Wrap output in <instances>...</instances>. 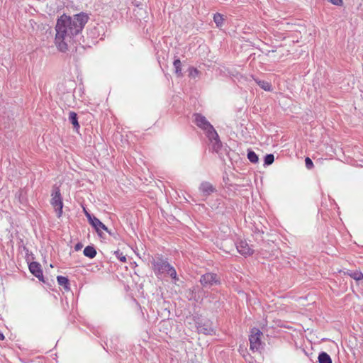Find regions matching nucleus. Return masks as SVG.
I'll return each instance as SVG.
<instances>
[{
  "label": "nucleus",
  "instance_id": "7ed1b4c3",
  "mask_svg": "<svg viewBox=\"0 0 363 363\" xmlns=\"http://www.w3.org/2000/svg\"><path fill=\"white\" fill-rule=\"evenodd\" d=\"M153 270L155 274H167L173 279L177 280L175 269L164 259L161 258L154 259Z\"/></svg>",
  "mask_w": 363,
  "mask_h": 363
},
{
  "label": "nucleus",
  "instance_id": "4be33fe9",
  "mask_svg": "<svg viewBox=\"0 0 363 363\" xmlns=\"http://www.w3.org/2000/svg\"><path fill=\"white\" fill-rule=\"evenodd\" d=\"M274 160V156L272 154H268L264 157V164L270 165Z\"/></svg>",
  "mask_w": 363,
  "mask_h": 363
},
{
  "label": "nucleus",
  "instance_id": "f3484780",
  "mask_svg": "<svg viewBox=\"0 0 363 363\" xmlns=\"http://www.w3.org/2000/svg\"><path fill=\"white\" fill-rule=\"evenodd\" d=\"M223 20H224L223 16L221 15L220 13H217L214 14L213 21H214L215 23L216 24L217 27L220 28L223 26Z\"/></svg>",
  "mask_w": 363,
  "mask_h": 363
},
{
  "label": "nucleus",
  "instance_id": "f257e3e1",
  "mask_svg": "<svg viewBox=\"0 0 363 363\" xmlns=\"http://www.w3.org/2000/svg\"><path fill=\"white\" fill-rule=\"evenodd\" d=\"M88 19V15L83 12L72 17L63 14L58 18L55 26V44L59 51L65 52L68 50L73 38L82 30Z\"/></svg>",
  "mask_w": 363,
  "mask_h": 363
},
{
  "label": "nucleus",
  "instance_id": "aec40b11",
  "mask_svg": "<svg viewBox=\"0 0 363 363\" xmlns=\"http://www.w3.org/2000/svg\"><path fill=\"white\" fill-rule=\"evenodd\" d=\"M247 158L252 163H257L259 160V158H258V156L257 155V154L254 151H252V150L248 151Z\"/></svg>",
  "mask_w": 363,
  "mask_h": 363
},
{
  "label": "nucleus",
  "instance_id": "b1692460",
  "mask_svg": "<svg viewBox=\"0 0 363 363\" xmlns=\"http://www.w3.org/2000/svg\"><path fill=\"white\" fill-rule=\"evenodd\" d=\"M333 4L336 6H342L343 4L342 0H329Z\"/></svg>",
  "mask_w": 363,
  "mask_h": 363
},
{
  "label": "nucleus",
  "instance_id": "ddd939ff",
  "mask_svg": "<svg viewBox=\"0 0 363 363\" xmlns=\"http://www.w3.org/2000/svg\"><path fill=\"white\" fill-rule=\"evenodd\" d=\"M83 252L84 255L89 258H94L96 255V251L92 246H86Z\"/></svg>",
  "mask_w": 363,
  "mask_h": 363
},
{
  "label": "nucleus",
  "instance_id": "1a4fd4ad",
  "mask_svg": "<svg viewBox=\"0 0 363 363\" xmlns=\"http://www.w3.org/2000/svg\"><path fill=\"white\" fill-rule=\"evenodd\" d=\"M30 272L36 277L40 281H44L41 266L36 262H33L29 264Z\"/></svg>",
  "mask_w": 363,
  "mask_h": 363
},
{
  "label": "nucleus",
  "instance_id": "4468645a",
  "mask_svg": "<svg viewBox=\"0 0 363 363\" xmlns=\"http://www.w3.org/2000/svg\"><path fill=\"white\" fill-rule=\"evenodd\" d=\"M255 81L264 91H272V85L268 82L264 81V80H259V79H255Z\"/></svg>",
  "mask_w": 363,
  "mask_h": 363
},
{
  "label": "nucleus",
  "instance_id": "dca6fc26",
  "mask_svg": "<svg viewBox=\"0 0 363 363\" xmlns=\"http://www.w3.org/2000/svg\"><path fill=\"white\" fill-rule=\"evenodd\" d=\"M57 280L59 285L64 286V288L67 290L69 289V280L67 277L62 276H57Z\"/></svg>",
  "mask_w": 363,
  "mask_h": 363
},
{
  "label": "nucleus",
  "instance_id": "f8f14e48",
  "mask_svg": "<svg viewBox=\"0 0 363 363\" xmlns=\"http://www.w3.org/2000/svg\"><path fill=\"white\" fill-rule=\"evenodd\" d=\"M69 121L73 125V127L75 130H78L79 128V124L78 123L77 115L75 112L71 111L69 113Z\"/></svg>",
  "mask_w": 363,
  "mask_h": 363
},
{
  "label": "nucleus",
  "instance_id": "412c9836",
  "mask_svg": "<svg viewBox=\"0 0 363 363\" xmlns=\"http://www.w3.org/2000/svg\"><path fill=\"white\" fill-rule=\"evenodd\" d=\"M350 275L352 278H353L356 281H360V280L363 279V274L359 271L352 272Z\"/></svg>",
  "mask_w": 363,
  "mask_h": 363
},
{
  "label": "nucleus",
  "instance_id": "393cba45",
  "mask_svg": "<svg viewBox=\"0 0 363 363\" xmlns=\"http://www.w3.org/2000/svg\"><path fill=\"white\" fill-rule=\"evenodd\" d=\"M116 254L118 255V257L119 258V259L121 262H126V257L125 256L122 255V254L119 255L118 252H116Z\"/></svg>",
  "mask_w": 363,
  "mask_h": 363
},
{
  "label": "nucleus",
  "instance_id": "2eb2a0df",
  "mask_svg": "<svg viewBox=\"0 0 363 363\" xmlns=\"http://www.w3.org/2000/svg\"><path fill=\"white\" fill-rule=\"evenodd\" d=\"M319 363H332L331 358L328 354L325 352H322L318 356Z\"/></svg>",
  "mask_w": 363,
  "mask_h": 363
},
{
  "label": "nucleus",
  "instance_id": "6e6552de",
  "mask_svg": "<svg viewBox=\"0 0 363 363\" xmlns=\"http://www.w3.org/2000/svg\"><path fill=\"white\" fill-rule=\"evenodd\" d=\"M197 330L199 333L204 335H214L215 329L212 325V323L210 320H205L204 322L198 323Z\"/></svg>",
  "mask_w": 363,
  "mask_h": 363
},
{
  "label": "nucleus",
  "instance_id": "5701e85b",
  "mask_svg": "<svg viewBox=\"0 0 363 363\" xmlns=\"http://www.w3.org/2000/svg\"><path fill=\"white\" fill-rule=\"evenodd\" d=\"M305 164L307 169H311L313 167V163L309 157H306L305 160Z\"/></svg>",
  "mask_w": 363,
  "mask_h": 363
},
{
  "label": "nucleus",
  "instance_id": "9b49d317",
  "mask_svg": "<svg viewBox=\"0 0 363 363\" xmlns=\"http://www.w3.org/2000/svg\"><path fill=\"white\" fill-rule=\"evenodd\" d=\"M237 250L241 255L244 256H250L252 255L254 250L249 246L247 242L241 241L237 245Z\"/></svg>",
  "mask_w": 363,
  "mask_h": 363
},
{
  "label": "nucleus",
  "instance_id": "423d86ee",
  "mask_svg": "<svg viewBox=\"0 0 363 363\" xmlns=\"http://www.w3.org/2000/svg\"><path fill=\"white\" fill-rule=\"evenodd\" d=\"M85 215L88 218L89 223L94 228V229L96 230L99 236H101L102 230L110 233V232L108 230V228L97 218H96L95 216H92L87 211H85Z\"/></svg>",
  "mask_w": 363,
  "mask_h": 363
},
{
  "label": "nucleus",
  "instance_id": "a211bd4d",
  "mask_svg": "<svg viewBox=\"0 0 363 363\" xmlns=\"http://www.w3.org/2000/svg\"><path fill=\"white\" fill-rule=\"evenodd\" d=\"M173 65H174V67L175 69L176 74L178 76H182V68H181L182 62H181V61L179 59H176V60H174Z\"/></svg>",
  "mask_w": 363,
  "mask_h": 363
},
{
  "label": "nucleus",
  "instance_id": "39448f33",
  "mask_svg": "<svg viewBox=\"0 0 363 363\" xmlns=\"http://www.w3.org/2000/svg\"><path fill=\"white\" fill-rule=\"evenodd\" d=\"M250 333L249 337L250 349L253 352L259 351L262 344L261 336L262 333L258 328H253Z\"/></svg>",
  "mask_w": 363,
  "mask_h": 363
},
{
  "label": "nucleus",
  "instance_id": "20e7f679",
  "mask_svg": "<svg viewBox=\"0 0 363 363\" xmlns=\"http://www.w3.org/2000/svg\"><path fill=\"white\" fill-rule=\"evenodd\" d=\"M51 205L55 209L57 216L60 218L62 214V199L58 187H55L52 193V199L50 201Z\"/></svg>",
  "mask_w": 363,
  "mask_h": 363
},
{
  "label": "nucleus",
  "instance_id": "6ab92c4d",
  "mask_svg": "<svg viewBox=\"0 0 363 363\" xmlns=\"http://www.w3.org/2000/svg\"><path fill=\"white\" fill-rule=\"evenodd\" d=\"M201 72L196 68L190 67L189 69V76L192 79H196L199 77Z\"/></svg>",
  "mask_w": 363,
  "mask_h": 363
},
{
  "label": "nucleus",
  "instance_id": "0eeeda50",
  "mask_svg": "<svg viewBox=\"0 0 363 363\" xmlns=\"http://www.w3.org/2000/svg\"><path fill=\"white\" fill-rule=\"evenodd\" d=\"M200 282L204 287H211L213 284H217L220 281L217 274L213 273H206L201 277Z\"/></svg>",
  "mask_w": 363,
  "mask_h": 363
},
{
  "label": "nucleus",
  "instance_id": "a878e982",
  "mask_svg": "<svg viewBox=\"0 0 363 363\" xmlns=\"http://www.w3.org/2000/svg\"><path fill=\"white\" fill-rule=\"evenodd\" d=\"M82 244L78 243V244H77V245H76V246H75V250H80V249L82 248Z\"/></svg>",
  "mask_w": 363,
  "mask_h": 363
},
{
  "label": "nucleus",
  "instance_id": "f03ea898",
  "mask_svg": "<svg viewBox=\"0 0 363 363\" xmlns=\"http://www.w3.org/2000/svg\"><path fill=\"white\" fill-rule=\"evenodd\" d=\"M194 121L197 126L205 131L207 138L212 144L213 150L218 152L221 147V143L218 138V135L213 125H211L203 116L199 113L194 114Z\"/></svg>",
  "mask_w": 363,
  "mask_h": 363
},
{
  "label": "nucleus",
  "instance_id": "9d476101",
  "mask_svg": "<svg viewBox=\"0 0 363 363\" xmlns=\"http://www.w3.org/2000/svg\"><path fill=\"white\" fill-rule=\"evenodd\" d=\"M199 189L201 194L205 197L208 196L216 191V188L208 182H203L201 183Z\"/></svg>",
  "mask_w": 363,
  "mask_h": 363
}]
</instances>
